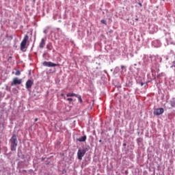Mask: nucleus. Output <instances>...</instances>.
Masks as SVG:
<instances>
[{
    "label": "nucleus",
    "mask_w": 175,
    "mask_h": 175,
    "mask_svg": "<svg viewBox=\"0 0 175 175\" xmlns=\"http://www.w3.org/2000/svg\"><path fill=\"white\" fill-rule=\"evenodd\" d=\"M10 142L11 143V151H16V149L17 148V135L16 134H13L12 137L10 139Z\"/></svg>",
    "instance_id": "obj_1"
},
{
    "label": "nucleus",
    "mask_w": 175,
    "mask_h": 175,
    "mask_svg": "<svg viewBox=\"0 0 175 175\" xmlns=\"http://www.w3.org/2000/svg\"><path fill=\"white\" fill-rule=\"evenodd\" d=\"M29 39V37L28 36V35H25L22 40V42H21V51H24V50H25V46H27V42H28Z\"/></svg>",
    "instance_id": "obj_2"
},
{
    "label": "nucleus",
    "mask_w": 175,
    "mask_h": 175,
    "mask_svg": "<svg viewBox=\"0 0 175 175\" xmlns=\"http://www.w3.org/2000/svg\"><path fill=\"white\" fill-rule=\"evenodd\" d=\"M87 152V150L85 149H79L77 152V158L79 159V161H81L83 159V157L85 155V153Z\"/></svg>",
    "instance_id": "obj_3"
},
{
    "label": "nucleus",
    "mask_w": 175,
    "mask_h": 175,
    "mask_svg": "<svg viewBox=\"0 0 175 175\" xmlns=\"http://www.w3.org/2000/svg\"><path fill=\"white\" fill-rule=\"evenodd\" d=\"M42 65L44 66H48V68H53L54 66H59V64H54L51 62H44Z\"/></svg>",
    "instance_id": "obj_4"
},
{
    "label": "nucleus",
    "mask_w": 175,
    "mask_h": 175,
    "mask_svg": "<svg viewBox=\"0 0 175 175\" xmlns=\"http://www.w3.org/2000/svg\"><path fill=\"white\" fill-rule=\"evenodd\" d=\"M23 83V79H19L18 77H15L13 79L12 82L11 83L12 87L13 85H17V84L20 85Z\"/></svg>",
    "instance_id": "obj_5"
},
{
    "label": "nucleus",
    "mask_w": 175,
    "mask_h": 175,
    "mask_svg": "<svg viewBox=\"0 0 175 175\" xmlns=\"http://www.w3.org/2000/svg\"><path fill=\"white\" fill-rule=\"evenodd\" d=\"M164 111L163 108H157L154 109L153 114H154V116H161V114H163Z\"/></svg>",
    "instance_id": "obj_6"
},
{
    "label": "nucleus",
    "mask_w": 175,
    "mask_h": 175,
    "mask_svg": "<svg viewBox=\"0 0 175 175\" xmlns=\"http://www.w3.org/2000/svg\"><path fill=\"white\" fill-rule=\"evenodd\" d=\"M26 88L27 90H29V88H32V85H33V81L29 79L27 82H26Z\"/></svg>",
    "instance_id": "obj_7"
},
{
    "label": "nucleus",
    "mask_w": 175,
    "mask_h": 175,
    "mask_svg": "<svg viewBox=\"0 0 175 175\" xmlns=\"http://www.w3.org/2000/svg\"><path fill=\"white\" fill-rule=\"evenodd\" d=\"M46 40H47L46 38L41 39V41L39 44L40 49H44V46H46Z\"/></svg>",
    "instance_id": "obj_8"
},
{
    "label": "nucleus",
    "mask_w": 175,
    "mask_h": 175,
    "mask_svg": "<svg viewBox=\"0 0 175 175\" xmlns=\"http://www.w3.org/2000/svg\"><path fill=\"white\" fill-rule=\"evenodd\" d=\"M85 140H87V135H83L79 138L76 139L77 142H85Z\"/></svg>",
    "instance_id": "obj_9"
},
{
    "label": "nucleus",
    "mask_w": 175,
    "mask_h": 175,
    "mask_svg": "<svg viewBox=\"0 0 175 175\" xmlns=\"http://www.w3.org/2000/svg\"><path fill=\"white\" fill-rule=\"evenodd\" d=\"M46 49L49 51H51L53 50V44L51 42L48 43L46 44Z\"/></svg>",
    "instance_id": "obj_10"
},
{
    "label": "nucleus",
    "mask_w": 175,
    "mask_h": 175,
    "mask_svg": "<svg viewBox=\"0 0 175 175\" xmlns=\"http://www.w3.org/2000/svg\"><path fill=\"white\" fill-rule=\"evenodd\" d=\"M77 95H78V94H75V93H68V94H66V96H67L68 98H69V97H70V96H75V98H77Z\"/></svg>",
    "instance_id": "obj_11"
},
{
    "label": "nucleus",
    "mask_w": 175,
    "mask_h": 175,
    "mask_svg": "<svg viewBox=\"0 0 175 175\" xmlns=\"http://www.w3.org/2000/svg\"><path fill=\"white\" fill-rule=\"evenodd\" d=\"M77 98H78L79 103H83V99L81 98V96L77 94Z\"/></svg>",
    "instance_id": "obj_12"
},
{
    "label": "nucleus",
    "mask_w": 175,
    "mask_h": 175,
    "mask_svg": "<svg viewBox=\"0 0 175 175\" xmlns=\"http://www.w3.org/2000/svg\"><path fill=\"white\" fill-rule=\"evenodd\" d=\"M171 106L172 107H175V100L171 101Z\"/></svg>",
    "instance_id": "obj_13"
},
{
    "label": "nucleus",
    "mask_w": 175,
    "mask_h": 175,
    "mask_svg": "<svg viewBox=\"0 0 175 175\" xmlns=\"http://www.w3.org/2000/svg\"><path fill=\"white\" fill-rule=\"evenodd\" d=\"M16 76H20L21 75V72L20 70H17L16 72H15Z\"/></svg>",
    "instance_id": "obj_14"
},
{
    "label": "nucleus",
    "mask_w": 175,
    "mask_h": 175,
    "mask_svg": "<svg viewBox=\"0 0 175 175\" xmlns=\"http://www.w3.org/2000/svg\"><path fill=\"white\" fill-rule=\"evenodd\" d=\"M100 23H102V24H105V25H107V22L105 20H101Z\"/></svg>",
    "instance_id": "obj_15"
},
{
    "label": "nucleus",
    "mask_w": 175,
    "mask_h": 175,
    "mask_svg": "<svg viewBox=\"0 0 175 175\" xmlns=\"http://www.w3.org/2000/svg\"><path fill=\"white\" fill-rule=\"evenodd\" d=\"M67 100L70 103H72V100H73V98H67Z\"/></svg>",
    "instance_id": "obj_16"
},
{
    "label": "nucleus",
    "mask_w": 175,
    "mask_h": 175,
    "mask_svg": "<svg viewBox=\"0 0 175 175\" xmlns=\"http://www.w3.org/2000/svg\"><path fill=\"white\" fill-rule=\"evenodd\" d=\"M121 69H125V66H121Z\"/></svg>",
    "instance_id": "obj_17"
},
{
    "label": "nucleus",
    "mask_w": 175,
    "mask_h": 175,
    "mask_svg": "<svg viewBox=\"0 0 175 175\" xmlns=\"http://www.w3.org/2000/svg\"><path fill=\"white\" fill-rule=\"evenodd\" d=\"M138 5L142 8V3H139Z\"/></svg>",
    "instance_id": "obj_18"
},
{
    "label": "nucleus",
    "mask_w": 175,
    "mask_h": 175,
    "mask_svg": "<svg viewBox=\"0 0 175 175\" xmlns=\"http://www.w3.org/2000/svg\"><path fill=\"white\" fill-rule=\"evenodd\" d=\"M34 121H35V122H36V121H38V118H36L34 119Z\"/></svg>",
    "instance_id": "obj_19"
},
{
    "label": "nucleus",
    "mask_w": 175,
    "mask_h": 175,
    "mask_svg": "<svg viewBox=\"0 0 175 175\" xmlns=\"http://www.w3.org/2000/svg\"><path fill=\"white\" fill-rule=\"evenodd\" d=\"M172 66H174L175 68V62H173Z\"/></svg>",
    "instance_id": "obj_20"
},
{
    "label": "nucleus",
    "mask_w": 175,
    "mask_h": 175,
    "mask_svg": "<svg viewBox=\"0 0 175 175\" xmlns=\"http://www.w3.org/2000/svg\"><path fill=\"white\" fill-rule=\"evenodd\" d=\"M62 96H64V94H62Z\"/></svg>",
    "instance_id": "obj_21"
},
{
    "label": "nucleus",
    "mask_w": 175,
    "mask_h": 175,
    "mask_svg": "<svg viewBox=\"0 0 175 175\" xmlns=\"http://www.w3.org/2000/svg\"><path fill=\"white\" fill-rule=\"evenodd\" d=\"M135 20L137 21V20H138V19H137V18H136Z\"/></svg>",
    "instance_id": "obj_22"
},
{
    "label": "nucleus",
    "mask_w": 175,
    "mask_h": 175,
    "mask_svg": "<svg viewBox=\"0 0 175 175\" xmlns=\"http://www.w3.org/2000/svg\"><path fill=\"white\" fill-rule=\"evenodd\" d=\"M99 142H102V140H100Z\"/></svg>",
    "instance_id": "obj_23"
}]
</instances>
